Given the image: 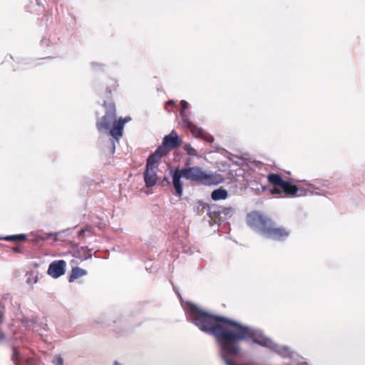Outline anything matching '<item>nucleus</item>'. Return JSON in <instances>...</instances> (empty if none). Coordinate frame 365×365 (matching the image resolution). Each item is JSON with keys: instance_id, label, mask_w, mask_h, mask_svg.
Masks as SVG:
<instances>
[{"instance_id": "f257e3e1", "label": "nucleus", "mask_w": 365, "mask_h": 365, "mask_svg": "<svg viewBox=\"0 0 365 365\" xmlns=\"http://www.w3.org/2000/svg\"><path fill=\"white\" fill-rule=\"evenodd\" d=\"M248 225L263 235L273 240H284L289 235V232L282 227H277L269 219L259 212H252L247 215Z\"/></svg>"}, {"instance_id": "f03ea898", "label": "nucleus", "mask_w": 365, "mask_h": 365, "mask_svg": "<svg viewBox=\"0 0 365 365\" xmlns=\"http://www.w3.org/2000/svg\"><path fill=\"white\" fill-rule=\"evenodd\" d=\"M172 177L173 185L178 197H181L182 195V178L206 185L215 183L213 175L205 173L202 168L199 167L176 169L173 173Z\"/></svg>"}, {"instance_id": "7ed1b4c3", "label": "nucleus", "mask_w": 365, "mask_h": 365, "mask_svg": "<svg viewBox=\"0 0 365 365\" xmlns=\"http://www.w3.org/2000/svg\"><path fill=\"white\" fill-rule=\"evenodd\" d=\"M163 155V150L162 148H158L155 153L147 159L145 170L143 173L144 180L147 187H151L156 184L159 160Z\"/></svg>"}, {"instance_id": "20e7f679", "label": "nucleus", "mask_w": 365, "mask_h": 365, "mask_svg": "<svg viewBox=\"0 0 365 365\" xmlns=\"http://www.w3.org/2000/svg\"><path fill=\"white\" fill-rule=\"evenodd\" d=\"M106 113L105 115L98 120L96 123L97 128L100 132H108L114 127V124L117 122L115 120V108L113 103L106 105Z\"/></svg>"}, {"instance_id": "39448f33", "label": "nucleus", "mask_w": 365, "mask_h": 365, "mask_svg": "<svg viewBox=\"0 0 365 365\" xmlns=\"http://www.w3.org/2000/svg\"><path fill=\"white\" fill-rule=\"evenodd\" d=\"M66 263L64 260H55L52 262L48 269V274L53 278H58L66 272Z\"/></svg>"}, {"instance_id": "423d86ee", "label": "nucleus", "mask_w": 365, "mask_h": 365, "mask_svg": "<svg viewBox=\"0 0 365 365\" xmlns=\"http://www.w3.org/2000/svg\"><path fill=\"white\" fill-rule=\"evenodd\" d=\"M130 120V117L125 118H119L118 120L114 124V127L110 130V135L115 138L116 140H119V138L123 135V130L125 123Z\"/></svg>"}, {"instance_id": "0eeeda50", "label": "nucleus", "mask_w": 365, "mask_h": 365, "mask_svg": "<svg viewBox=\"0 0 365 365\" xmlns=\"http://www.w3.org/2000/svg\"><path fill=\"white\" fill-rule=\"evenodd\" d=\"M180 142L176 132L173 130L169 135L164 137L163 144L165 147L176 148L180 145Z\"/></svg>"}, {"instance_id": "6e6552de", "label": "nucleus", "mask_w": 365, "mask_h": 365, "mask_svg": "<svg viewBox=\"0 0 365 365\" xmlns=\"http://www.w3.org/2000/svg\"><path fill=\"white\" fill-rule=\"evenodd\" d=\"M87 274V272L85 269H83L80 267H74L71 270V273L69 276L68 281L69 282H73L75 279L80 278Z\"/></svg>"}, {"instance_id": "1a4fd4ad", "label": "nucleus", "mask_w": 365, "mask_h": 365, "mask_svg": "<svg viewBox=\"0 0 365 365\" xmlns=\"http://www.w3.org/2000/svg\"><path fill=\"white\" fill-rule=\"evenodd\" d=\"M227 192L225 189H217L212 191L211 197L213 200H225L227 197Z\"/></svg>"}, {"instance_id": "9d476101", "label": "nucleus", "mask_w": 365, "mask_h": 365, "mask_svg": "<svg viewBox=\"0 0 365 365\" xmlns=\"http://www.w3.org/2000/svg\"><path fill=\"white\" fill-rule=\"evenodd\" d=\"M282 190L287 194L295 195L297 192L298 188L296 185H292L287 181H284Z\"/></svg>"}, {"instance_id": "9b49d317", "label": "nucleus", "mask_w": 365, "mask_h": 365, "mask_svg": "<svg viewBox=\"0 0 365 365\" xmlns=\"http://www.w3.org/2000/svg\"><path fill=\"white\" fill-rule=\"evenodd\" d=\"M268 181L274 185H279L281 188L283 185L284 180H282V177L278 174H269L267 177Z\"/></svg>"}, {"instance_id": "f8f14e48", "label": "nucleus", "mask_w": 365, "mask_h": 365, "mask_svg": "<svg viewBox=\"0 0 365 365\" xmlns=\"http://www.w3.org/2000/svg\"><path fill=\"white\" fill-rule=\"evenodd\" d=\"M181 110H180V115L182 117V120L186 123L189 128H192V123L188 120L187 116L185 115V110L187 108L188 103L186 101L182 100L180 101Z\"/></svg>"}, {"instance_id": "ddd939ff", "label": "nucleus", "mask_w": 365, "mask_h": 365, "mask_svg": "<svg viewBox=\"0 0 365 365\" xmlns=\"http://www.w3.org/2000/svg\"><path fill=\"white\" fill-rule=\"evenodd\" d=\"M12 360L16 365H20L24 358L21 356L20 350L17 348L13 349Z\"/></svg>"}, {"instance_id": "4468645a", "label": "nucleus", "mask_w": 365, "mask_h": 365, "mask_svg": "<svg viewBox=\"0 0 365 365\" xmlns=\"http://www.w3.org/2000/svg\"><path fill=\"white\" fill-rule=\"evenodd\" d=\"M23 325L29 329H34L36 324V321L34 319L25 318L22 320Z\"/></svg>"}, {"instance_id": "2eb2a0df", "label": "nucleus", "mask_w": 365, "mask_h": 365, "mask_svg": "<svg viewBox=\"0 0 365 365\" xmlns=\"http://www.w3.org/2000/svg\"><path fill=\"white\" fill-rule=\"evenodd\" d=\"M184 150L187 153V155L190 156H197V153L195 148H193L190 144H185L184 145Z\"/></svg>"}, {"instance_id": "dca6fc26", "label": "nucleus", "mask_w": 365, "mask_h": 365, "mask_svg": "<svg viewBox=\"0 0 365 365\" xmlns=\"http://www.w3.org/2000/svg\"><path fill=\"white\" fill-rule=\"evenodd\" d=\"M26 236L24 235H10L4 237V240L6 241H11L14 240H25Z\"/></svg>"}, {"instance_id": "f3484780", "label": "nucleus", "mask_w": 365, "mask_h": 365, "mask_svg": "<svg viewBox=\"0 0 365 365\" xmlns=\"http://www.w3.org/2000/svg\"><path fill=\"white\" fill-rule=\"evenodd\" d=\"M53 365H63V359L60 356H56L53 361H52Z\"/></svg>"}, {"instance_id": "a211bd4d", "label": "nucleus", "mask_w": 365, "mask_h": 365, "mask_svg": "<svg viewBox=\"0 0 365 365\" xmlns=\"http://www.w3.org/2000/svg\"><path fill=\"white\" fill-rule=\"evenodd\" d=\"M91 230V227H87L84 229H81L79 232H78V236L79 237H83L84 236V234L86 232H88V231H90Z\"/></svg>"}, {"instance_id": "6ab92c4d", "label": "nucleus", "mask_w": 365, "mask_h": 365, "mask_svg": "<svg viewBox=\"0 0 365 365\" xmlns=\"http://www.w3.org/2000/svg\"><path fill=\"white\" fill-rule=\"evenodd\" d=\"M4 310V306L1 305V303L0 302V324H1L3 321Z\"/></svg>"}, {"instance_id": "aec40b11", "label": "nucleus", "mask_w": 365, "mask_h": 365, "mask_svg": "<svg viewBox=\"0 0 365 365\" xmlns=\"http://www.w3.org/2000/svg\"><path fill=\"white\" fill-rule=\"evenodd\" d=\"M283 191L281 189H279V188H274L271 190V193L273 194V195H275V194H280L282 193Z\"/></svg>"}, {"instance_id": "412c9836", "label": "nucleus", "mask_w": 365, "mask_h": 365, "mask_svg": "<svg viewBox=\"0 0 365 365\" xmlns=\"http://www.w3.org/2000/svg\"><path fill=\"white\" fill-rule=\"evenodd\" d=\"M5 338V335L0 330V341H1L2 340H4Z\"/></svg>"}, {"instance_id": "4be33fe9", "label": "nucleus", "mask_w": 365, "mask_h": 365, "mask_svg": "<svg viewBox=\"0 0 365 365\" xmlns=\"http://www.w3.org/2000/svg\"><path fill=\"white\" fill-rule=\"evenodd\" d=\"M175 103V102H174L173 101H168L167 103H168V104H173V103Z\"/></svg>"}, {"instance_id": "5701e85b", "label": "nucleus", "mask_w": 365, "mask_h": 365, "mask_svg": "<svg viewBox=\"0 0 365 365\" xmlns=\"http://www.w3.org/2000/svg\"><path fill=\"white\" fill-rule=\"evenodd\" d=\"M114 365H122V364H120L119 362H118V361H115V364H114Z\"/></svg>"}, {"instance_id": "b1692460", "label": "nucleus", "mask_w": 365, "mask_h": 365, "mask_svg": "<svg viewBox=\"0 0 365 365\" xmlns=\"http://www.w3.org/2000/svg\"><path fill=\"white\" fill-rule=\"evenodd\" d=\"M114 150H115V147L113 146L112 152L114 153Z\"/></svg>"}, {"instance_id": "393cba45", "label": "nucleus", "mask_w": 365, "mask_h": 365, "mask_svg": "<svg viewBox=\"0 0 365 365\" xmlns=\"http://www.w3.org/2000/svg\"><path fill=\"white\" fill-rule=\"evenodd\" d=\"M37 282V277H36L34 282L36 283Z\"/></svg>"}]
</instances>
